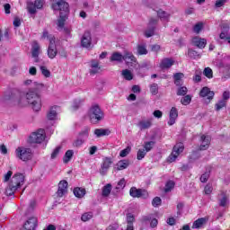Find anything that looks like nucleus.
<instances>
[{"mask_svg": "<svg viewBox=\"0 0 230 230\" xmlns=\"http://www.w3.org/2000/svg\"><path fill=\"white\" fill-rule=\"evenodd\" d=\"M222 195V199H219V206H221L222 208H226V206H227V198L226 197L225 193H223Z\"/></svg>", "mask_w": 230, "mask_h": 230, "instance_id": "54", "label": "nucleus"}, {"mask_svg": "<svg viewBox=\"0 0 230 230\" xmlns=\"http://www.w3.org/2000/svg\"><path fill=\"white\" fill-rule=\"evenodd\" d=\"M229 32L227 31H221V33L219 34V39L221 40H224L225 42H227V39H229Z\"/></svg>", "mask_w": 230, "mask_h": 230, "instance_id": "46", "label": "nucleus"}, {"mask_svg": "<svg viewBox=\"0 0 230 230\" xmlns=\"http://www.w3.org/2000/svg\"><path fill=\"white\" fill-rule=\"evenodd\" d=\"M90 67V75H96L100 71V63L96 60H92Z\"/></svg>", "mask_w": 230, "mask_h": 230, "instance_id": "28", "label": "nucleus"}, {"mask_svg": "<svg viewBox=\"0 0 230 230\" xmlns=\"http://www.w3.org/2000/svg\"><path fill=\"white\" fill-rule=\"evenodd\" d=\"M137 127L140 128V130H146L152 127V119L141 120L138 122Z\"/></svg>", "mask_w": 230, "mask_h": 230, "instance_id": "27", "label": "nucleus"}, {"mask_svg": "<svg viewBox=\"0 0 230 230\" xmlns=\"http://www.w3.org/2000/svg\"><path fill=\"white\" fill-rule=\"evenodd\" d=\"M73 155H75V151L67 150L63 157V163L67 164L71 159H73Z\"/></svg>", "mask_w": 230, "mask_h": 230, "instance_id": "33", "label": "nucleus"}, {"mask_svg": "<svg viewBox=\"0 0 230 230\" xmlns=\"http://www.w3.org/2000/svg\"><path fill=\"white\" fill-rule=\"evenodd\" d=\"M40 69L45 78H49L51 76V72L48 69V67L41 66Z\"/></svg>", "mask_w": 230, "mask_h": 230, "instance_id": "39", "label": "nucleus"}, {"mask_svg": "<svg viewBox=\"0 0 230 230\" xmlns=\"http://www.w3.org/2000/svg\"><path fill=\"white\" fill-rule=\"evenodd\" d=\"M89 130H91V128H84L80 133L81 137H89Z\"/></svg>", "mask_w": 230, "mask_h": 230, "instance_id": "58", "label": "nucleus"}, {"mask_svg": "<svg viewBox=\"0 0 230 230\" xmlns=\"http://www.w3.org/2000/svg\"><path fill=\"white\" fill-rule=\"evenodd\" d=\"M40 55V45L37 41H33L31 44V56L34 58V62H39V56Z\"/></svg>", "mask_w": 230, "mask_h": 230, "instance_id": "16", "label": "nucleus"}, {"mask_svg": "<svg viewBox=\"0 0 230 230\" xmlns=\"http://www.w3.org/2000/svg\"><path fill=\"white\" fill-rule=\"evenodd\" d=\"M81 46L86 49H93V37L90 31H85L81 38Z\"/></svg>", "mask_w": 230, "mask_h": 230, "instance_id": "10", "label": "nucleus"}, {"mask_svg": "<svg viewBox=\"0 0 230 230\" xmlns=\"http://www.w3.org/2000/svg\"><path fill=\"white\" fill-rule=\"evenodd\" d=\"M46 139V131L42 128H40L31 134L29 137V143H37L40 144Z\"/></svg>", "mask_w": 230, "mask_h": 230, "instance_id": "5", "label": "nucleus"}, {"mask_svg": "<svg viewBox=\"0 0 230 230\" xmlns=\"http://www.w3.org/2000/svg\"><path fill=\"white\" fill-rule=\"evenodd\" d=\"M192 44L193 46H196V48H199V49H204L206 48V44H208V40L204 38L194 37L192 39Z\"/></svg>", "mask_w": 230, "mask_h": 230, "instance_id": "19", "label": "nucleus"}, {"mask_svg": "<svg viewBox=\"0 0 230 230\" xmlns=\"http://www.w3.org/2000/svg\"><path fill=\"white\" fill-rule=\"evenodd\" d=\"M58 116V106H53L47 113V119L49 121H55Z\"/></svg>", "mask_w": 230, "mask_h": 230, "instance_id": "21", "label": "nucleus"}, {"mask_svg": "<svg viewBox=\"0 0 230 230\" xmlns=\"http://www.w3.org/2000/svg\"><path fill=\"white\" fill-rule=\"evenodd\" d=\"M22 184H24V174H14L12 177L9 185L5 188V195L7 197H13V195H15L16 190H19Z\"/></svg>", "mask_w": 230, "mask_h": 230, "instance_id": "1", "label": "nucleus"}, {"mask_svg": "<svg viewBox=\"0 0 230 230\" xmlns=\"http://www.w3.org/2000/svg\"><path fill=\"white\" fill-rule=\"evenodd\" d=\"M48 57L49 58H55L57 57V45H55V38H50L49 39V45L47 50Z\"/></svg>", "mask_w": 230, "mask_h": 230, "instance_id": "15", "label": "nucleus"}, {"mask_svg": "<svg viewBox=\"0 0 230 230\" xmlns=\"http://www.w3.org/2000/svg\"><path fill=\"white\" fill-rule=\"evenodd\" d=\"M22 98V94L18 90H13L11 93V96L9 97V100H12V102H16L18 105L21 103V100Z\"/></svg>", "mask_w": 230, "mask_h": 230, "instance_id": "24", "label": "nucleus"}, {"mask_svg": "<svg viewBox=\"0 0 230 230\" xmlns=\"http://www.w3.org/2000/svg\"><path fill=\"white\" fill-rule=\"evenodd\" d=\"M150 93L155 96L159 93V85L157 84H152L150 85Z\"/></svg>", "mask_w": 230, "mask_h": 230, "instance_id": "45", "label": "nucleus"}, {"mask_svg": "<svg viewBox=\"0 0 230 230\" xmlns=\"http://www.w3.org/2000/svg\"><path fill=\"white\" fill-rule=\"evenodd\" d=\"M12 175H13V172L12 171H8L7 173L4 175V182H8V181L12 179Z\"/></svg>", "mask_w": 230, "mask_h": 230, "instance_id": "59", "label": "nucleus"}, {"mask_svg": "<svg viewBox=\"0 0 230 230\" xmlns=\"http://www.w3.org/2000/svg\"><path fill=\"white\" fill-rule=\"evenodd\" d=\"M145 155H146V152L145 149H139L137 154V159L141 161V159H145Z\"/></svg>", "mask_w": 230, "mask_h": 230, "instance_id": "48", "label": "nucleus"}, {"mask_svg": "<svg viewBox=\"0 0 230 230\" xmlns=\"http://www.w3.org/2000/svg\"><path fill=\"white\" fill-rule=\"evenodd\" d=\"M188 57H190V58L197 59V58H200V54H199L197 50L190 49L188 50Z\"/></svg>", "mask_w": 230, "mask_h": 230, "instance_id": "38", "label": "nucleus"}, {"mask_svg": "<svg viewBox=\"0 0 230 230\" xmlns=\"http://www.w3.org/2000/svg\"><path fill=\"white\" fill-rule=\"evenodd\" d=\"M204 191L205 195H211V193L213 192V185L211 183L207 184L205 186Z\"/></svg>", "mask_w": 230, "mask_h": 230, "instance_id": "51", "label": "nucleus"}, {"mask_svg": "<svg viewBox=\"0 0 230 230\" xmlns=\"http://www.w3.org/2000/svg\"><path fill=\"white\" fill-rule=\"evenodd\" d=\"M67 181L63 180L58 183V190L57 191L58 197H64L65 193H67Z\"/></svg>", "mask_w": 230, "mask_h": 230, "instance_id": "20", "label": "nucleus"}, {"mask_svg": "<svg viewBox=\"0 0 230 230\" xmlns=\"http://www.w3.org/2000/svg\"><path fill=\"white\" fill-rule=\"evenodd\" d=\"M151 51H153L154 53H159V51H161V45H152L151 46Z\"/></svg>", "mask_w": 230, "mask_h": 230, "instance_id": "61", "label": "nucleus"}, {"mask_svg": "<svg viewBox=\"0 0 230 230\" xmlns=\"http://www.w3.org/2000/svg\"><path fill=\"white\" fill-rule=\"evenodd\" d=\"M128 154H130V147L128 146L121 150L119 155L120 157H127Z\"/></svg>", "mask_w": 230, "mask_h": 230, "instance_id": "57", "label": "nucleus"}, {"mask_svg": "<svg viewBox=\"0 0 230 230\" xmlns=\"http://www.w3.org/2000/svg\"><path fill=\"white\" fill-rule=\"evenodd\" d=\"M37 217H31L27 219L25 222L23 227L26 230H35L37 228Z\"/></svg>", "mask_w": 230, "mask_h": 230, "instance_id": "18", "label": "nucleus"}, {"mask_svg": "<svg viewBox=\"0 0 230 230\" xmlns=\"http://www.w3.org/2000/svg\"><path fill=\"white\" fill-rule=\"evenodd\" d=\"M157 18H151L148 22V29L145 31V37L150 39V37H154V33L155 31V25L158 22Z\"/></svg>", "mask_w": 230, "mask_h": 230, "instance_id": "13", "label": "nucleus"}, {"mask_svg": "<svg viewBox=\"0 0 230 230\" xmlns=\"http://www.w3.org/2000/svg\"><path fill=\"white\" fill-rule=\"evenodd\" d=\"M137 51V55H147V53H148L146 47H145L143 45H138Z\"/></svg>", "mask_w": 230, "mask_h": 230, "instance_id": "42", "label": "nucleus"}, {"mask_svg": "<svg viewBox=\"0 0 230 230\" xmlns=\"http://www.w3.org/2000/svg\"><path fill=\"white\" fill-rule=\"evenodd\" d=\"M84 103V99H75L73 103V109H78Z\"/></svg>", "mask_w": 230, "mask_h": 230, "instance_id": "53", "label": "nucleus"}, {"mask_svg": "<svg viewBox=\"0 0 230 230\" xmlns=\"http://www.w3.org/2000/svg\"><path fill=\"white\" fill-rule=\"evenodd\" d=\"M121 75L124 80L130 81L134 78V74H132V71L128 69L122 70Z\"/></svg>", "mask_w": 230, "mask_h": 230, "instance_id": "32", "label": "nucleus"}, {"mask_svg": "<svg viewBox=\"0 0 230 230\" xmlns=\"http://www.w3.org/2000/svg\"><path fill=\"white\" fill-rule=\"evenodd\" d=\"M53 10H59V15H69V4L64 0H58L57 3L52 4Z\"/></svg>", "mask_w": 230, "mask_h": 230, "instance_id": "6", "label": "nucleus"}, {"mask_svg": "<svg viewBox=\"0 0 230 230\" xmlns=\"http://www.w3.org/2000/svg\"><path fill=\"white\" fill-rule=\"evenodd\" d=\"M44 6L42 0H35L34 2H27V10L31 15L37 13V10H40Z\"/></svg>", "mask_w": 230, "mask_h": 230, "instance_id": "8", "label": "nucleus"}, {"mask_svg": "<svg viewBox=\"0 0 230 230\" xmlns=\"http://www.w3.org/2000/svg\"><path fill=\"white\" fill-rule=\"evenodd\" d=\"M208 179H209V172H205L200 177L201 182H208Z\"/></svg>", "mask_w": 230, "mask_h": 230, "instance_id": "62", "label": "nucleus"}, {"mask_svg": "<svg viewBox=\"0 0 230 230\" xmlns=\"http://www.w3.org/2000/svg\"><path fill=\"white\" fill-rule=\"evenodd\" d=\"M181 103L182 105H190V103H191V96L185 95L183 98H181Z\"/></svg>", "mask_w": 230, "mask_h": 230, "instance_id": "47", "label": "nucleus"}, {"mask_svg": "<svg viewBox=\"0 0 230 230\" xmlns=\"http://www.w3.org/2000/svg\"><path fill=\"white\" fill-rule=\"evenodd\" d=\"M202 30H204V22H202L196 23L192 28V31L196 34L200 33V31H202Z\"/></svg>", "mask_w": 230, "mask_h": 230, "instance_id": "36", "label": "nucleus"}, {"mask_svg": "<svg viewBox=\"0 0 230 230\" xmlns=\"http://www.w3.org/2000/svg\"><path fill=\"white\" fill-rule=\"evenodd\" d=\"M207 223L208 219L206 217L199 218L198 220L194 221L192 229H202Z\"/></svg>", "mask_w": 230, "mask_h": 230, "instance_id": "25", "label": "nucleus"}, {"mask_svg": "<svg viewBox=\"0 0 230 230\" xmlns=\"http://www.w3.org/2000/svg\"><path fill=\"white\" fill-rule=\"evenodd\" d=\"M112 166V158L104 157L101 164L100 173L101 175H105L109 172V168Z\"/></svg>", "mask_w": 230, "mask_h": 230, "instance_id": "14", "label": "nucleus"}, {"mask_svg": "<svg viewBox=\"0 0 230 230\" xmlns=\"http://www.w3.org/2000/svg\"><path fill=\"white\" fill-rule=\"evenodd\" d=\"M27 102L35 112H39L42 109V99L37 92L29 90L25 95Z\"/></svg>", "mask_w": 230, "mask_h": 230, "instance_id": "2", "label": "nucleus"}, {"mask_svg": "<svg viewBox=\"0 0 230 230\" xmlns=\"http://www.w3.org/2000/svg\"><path fill=\"white\" fill-rule=\"evenodd\" d=\"M226 3H227V0H216L215 8H222Z\"/></svg>", "mask_w": 230, "mask_h": 230, "instance_id": "55", "label": "nucleus"}, {"mask_svg": "<svg viewBox=\"0 0 230 230\" xmlns=\"http://www.w3.org/2000/svg\"><path fill=\"white\" fill-rule=\"evenodd\" d=\"M200 98H206L205 103H210L215 98V92L211 91L208 86L203 87L199 92Z\"/></svg>", "mask_w": 230, "mask_h": 230, "instance_id": "11", "label": "nucleus"}, {"mask_svg": "<svg viewBox=\"0 0 230 230\" xmlns=\"http://www.w3.org/2000/svg\"><path fill=\"white\" fill-rule=\"evenodd\" d=\"M200 140L201 145L199 150H208L209 148V143H211V137L209 136L202 135Z\"/></svg>", "mask_w": 230, "mask_h": 230, "instance_id": "22", "label": "nucleus"}, {"mask_svg": "<svg viewBox=\"0 0 230 230\" xmlns=\"http://www.w3.org/2000/svg\"><path fill=\"white\" fill-rule=\"evenodd\" d=\"M227 102L221 100L216 104V111H220L221 109H224L226 107Z\"/></svg>", "mask_w": 230, "mask_h": 230, "instance_id": "49", "label": "nucleus"}, {"mask_svg": "<svg viewBox=\"0 0 230 230\" xmlns=\"http://www.w3.org/2000/svg\"><path fill=\"white\" fill-rule=\"evenodd\" d=\"M182 152H184V144L182 143L176 144L172 148V154L168 157V162L173 163L174 161H176L178 155H181Z\"/></svg>", "mask_w": 230, "mask_h": 230, "instance_id": "7", "label": "nucleus"}, {"mask_svg": "<svg viewBox=\"0 0 230 230\" xmlns=\"http://www.w3.org/2000/svg\"><path fill=\"white\" fill-rule=\"evenodd\" d=\"M161 198L155 197L152 201V206H154V208H157L158 206H161Z\"/></svg>", "mask_w": 230, "mask_h": 230, "instance_id": "56", "label": "nucleus"}, {"mask_svg": "<svg viewBox=\"0 0 230 230\" xmlns=\"http://www.w3.org/2000/svg\"><path fill=\"white\" fill-rule=\"evenodd\" d=\"M62 147L57 146L51 153L50 159H57L60 154V150Z\"/></svg>", "mask_w": 230, "mask_h": 230, "instance_id": "44", "label": "nucleus"}, {"mask_svg": "<svg viewBox=\"0 0 230 230\" xmlns=\"http://www.w3.org/2000/svg\"><path fill=\"white\" fill-rule=\"evenodd\" d=\"M14 155L16 159H19L23 163H28V161L33 159V152L30 147L18 146L14 151Z\"/></svg>", "mask_w": 230, "mask_h": 230, "instance_id": "3", "label": "nucleus"}, {"mask_svg": "<svg viewBox=\"0 0 230 230\" xmlns=\"http://www.w3.org/2000/svg\"><path fill=\"white\" fill-rule=\"evenodd\" d=\"M203 75H205L207 78H213V70L209 67H207L204 69Z\"/></svg>", "mask_w": 230, "mask_h": 230, "instance_id": "52", "label": "nucleus"}, {"mask_svg": "<svg viewBox=\"0 0 230 230\" xmlns=\"http://www.w3.org/2000/svg\"><path fill=\"white\" fill-rule=\"evenodd\" d=\"M111 191H112V185L108 183L102 188V197H109V195H111Z\"/></svg>", "mask_w": 230, "mask_h": 230, "instance_id": "37", "label": "nucleus"}, {"mask_svg": "<svg viewBox=\"0 0 230 230\" xmlns=\"http://www.w3.org/2000/svg\"><path fill=\"white\" fill-rule=\"evenodd\" d=\"M36 207H37V201H35V199L31 200L28 208V211H33V209H35Z\"/></svg>", "mask_w": 230, "mask_h": 230, "instance_id": "60", "label": "nucleus"}, {"mask_svg": "<svg viewBox=\"0 0 230 230\" xmlns=\"http://www.w3.org/2000/svg\"><path fill=\"white\" fill-rule=\"evenodd\" d=\"M127 222H128V226H130V224L134 222V215L128 214L127 216Z\"/></svg>", "mask_w": 230, "mask_h": 230, "instance_id": "63", "label": "nucleus"}, {"mask_svg": "<svg viewBox=\"0 0 230 230\" xmlns=\"http://www.w3.org/2000/svg\"><path fill=\"white\" fill-rule=\"evenodd\" d=\"M111 134V131L109 128H96L94 130V135L97 137H102L103 136H109Z\"/></svg>", "mask_w": 230, "mask_h": 230, "instance_id": "30", "label": "nucleus"}, {"mask_svg": "<svg viewBox=\"0 0 230 230\" xmlns=\"http://www.w3.org/2000/svg\"><path fill=\"white\" fill-rule=\"evenodd\" d=\"M93 218V213H84L82 215L81 219L83 222H87L88 220H91Z\"/></svg>", "mask_w": 230, "mask_h": 230, "instance_id": "50", "label": "nucleus"}, {"mask_svg": "<svg viewBox=\"0 0 230 230\" xmlns=\"http://www.w3.org/2000/svg\"><path fill=\"white\" fill-rule=\"evenodd\" d=\"M174 64H175V60L170 58H165L162 59L160 63V67L161 69H170V67H172V66H173Z\"/></svg>", "mask_w": 230, "mask_h": 230, "instance_id": "23", "label": "nucleus"}, {"mask_svg": "<svg viewBox=\"0 0 230 230\" xmlns=\"http://www.w3.org/2000/svg\"><path fill=\"white\" fill-rule=\"evenodd\" d=\"M129 195L130 197H133V199H146L148 197V192L143 189H137L136 187H132L129 190Z\"/></svg>", "mask_w": 230, "mask_h": 230, "instance_id": "12", "label": "nucleus"}, {"mask_svg": "<svg viewBox=\"0 0 230 230\" xmlns=\"http://www.w3.org/2000/svg\"><path fill=\"white\" fill-rule=\"evenodd\" d=\"M174 80H182L184 78V74L182 73H176L173 75Z\"/></svg>", "mask_w": 230, "mask_h": 230, "instance_id": "64", "label": "nucleus"}, {"mask_svg": "<svg viewBox=\"0 0 230 230\" xmlns=\"http://www.w3.org/2000/svg\"><path fill=\"white\" fill-rule=\"evenodd\" d=\"M157 15L163 22H168V21H170V13L161 9L157 11Z\"/></svg>", "mask_w": 230, "mask_h": 230, "instance_id": "29", "label": "nucleus"}, {"mask_svg": "<svg viewBox=\"0 0 230 230\" xmlns=\"http://www.w3.org/2000/svg\"><path fill=\"white\" fill-rule=\"evenodd\" d=\"M74 195L77 197V199H82L85 195V189H82L79 187H76L74 189Z\"/></svg>", "mask_w": 230, "mask_h": 230, "instance_id": "34", "label": "nucleus"}, {"mask_svg": "<svg viewBox=\"0 0 230 230\" xmlns=\"http://www.w3.org/2000/svg\"><path fill=\"white\" fill-rule=\"evenodd\" d=\"M66 19H67V14L61 13V14H59V19L58 20V28H64V24H66Z\"/></svg>", "mask_w": 230, "mask_h": 230, "instance_id": "35", "label": "nucleus"}, {"mask_svg": "<svg viewBox=\"0 0 230 230\" xmlns=\"http://www.w3.org/2000/svg\"><path fill=\"white\" fill-rule=\"evenodd\" d=\"M110 60L111 62H123V55L119 52H114Z\"/></svg>", "mask_w": 230, "mask_h": 230, "instance_id": "31", "label": "nucleus"}, {"mask_svg": "<svg viewBox=\"0 0 230 230\" xmlns=\"http://www.w3.org/2000/svg\"><path fill=\"white\" fill-rule=\"evenodd\" d=\"M154 145H155V141H149V142H146L144 144V150H146V152H150V150H152L154 148Z\"/></svg>", "mask_w": 230, "mask_h": 230, "instance_id": "41", "label": "nucleus"}, {"mask_svg": "<svg viewBox=\"0 0 230 230\" xmlns=\"http://www.w3.org/2000/svg\"><path fill=\"white\" fill-rule=\"evenodd\" d=\"M188 94V88L185 86H181L177 90V96H186Z\"/></svg>", "mask_w": 230, "mask_h": 230, "instance_id": "43", "label": "nucleus"}, {"mask_svg": "<svg viewBox=\"0 0 230 230\" xmlns=\"http://www.w3.org/2000/svg\"><path fill=\"white\" fill-rule=\"evenodd\" d=\"M174 187H175V182H173L172 181H167L164 188L165 193H168V191H172V190H173Z\"/></svg>", "mask_w": 230, "mask_h": 230, "instance_id": "40", "label": "nucleus"}, {"mask_svg": "<svg viewBox=\"0 0 230 230\" xmlns=\"http://www.w3.org/2000/svg\"><path fill=\"white\" fill-rule=\"evenodd\" d=\"M122 60L126 62L128 67H137L138 66L137 59H136V57H134V54H132V52L125 51Z\"/></svg>", "mask_w": 230, "mask_h": 230, "instance_id": "9", "label": "nucleus"}, {"mask_svg": "<svg viewBox=\"0 0 230 230\" xmlns=\"http://www.w3.org/2000/svg\"><path fill=\"white\" fill-rule=\"evenodd\" d=\"M129 164H130V162H128V160H120L115 165L114 170H118V171L127 170Z\"/></svg>", "mask_w": 230, "mask_h": 230, "instance_id": "26", "label": "nucleus"}, {"mask_svg": "<svg viewBox=\"0 0 230 230\" xmlns=\"http://www.w3.org/2000/svg\"><path fill=\"white\" fill-rule=\"evenodd\" d=\"M88 116L92 123H94V124L100 123V121L103 119V111H102V109H100V106L93 105L90 108L88 111Z\"/></svg>", "mask_w": 230, "mask_h": 230, "instance_id": "4", "label": "nucleus"}, {"mask_svg": "<svg viewBox=\"0 0 230 230\" xmlns=\"http://www.w3.org/2000/svg\"><path fill=\"white\" fill-rule=\"evenodd\" d=\"M177 118H179V111L177 110V108L172 107L169 112V120L167 122L169 127H172V125H175Z\"/></svg>", "mask_w": 230, "mask_h": 230, "instance_id": "17", "label": "nucleus"}]
</instances>
